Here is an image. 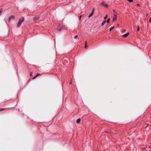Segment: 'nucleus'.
Here are the masks:
<instances>
[{
    "label": "nucleus",
    "mask_w": 151,
    "mask_h": 151,
    "mask_svg": "<svg viewBox=\"0 0 151 151\" xmlns=\"http://www.w3.org/2000/svg\"><path fill=\"white\" fill-rule=\"evenodd\" d=\"M24 18L23 17H21L19 19V21H18L17 25V28H19L20 27L22 23L24 21Z\"/></svg>",
    "instance_id": "nucleus-1"
},
{
    "label": "nucleus",
    "mask_w": 151,
    "mask_h": 151,
    "mask_svg": "<svg viewBox=\"0 0 151 151\" xmlns=\"http://www.w3.org/2000/svg\"><path fill=\"white\" fill-rule=\"evenodd\" d=\"M62 26L60 25H58L55 28V29L58 31H61L62 29Z\"/></svg>",
    "instance_id": "nucleus-2"
},
{
    "label": "nucleus",
    "mask_w": 151,
    "mask_h": 151,
    "mask_svg": "<svg viewBox=\"0 0 151 151\" xmlns=\"http://www.w3.org/2000/svg\"><path fill=\"white\" fill-rule=\"evenodd\" d=\"M15 16L14 15H12L10 16L9 18V21H10L12 19H15Z\"/></svg>",
    "instance_id": "nucleus-3"
},
{
    "label": "nucleus",
    "mask_w": 151,
    "mask_h": 151,
    "mask_svg": "<svg viewBox=\"0 0 151 151\" xmlns=\"http://www.w3.org/2000/svg\"><path fill=\"white\" fill-rule=\"evenodd\" d=\"M114 16L113 18V20L114 21H116V20L117 19V16L116 15V14H114Z\"/></svg>",
    "instance_id": "nucleus-4"
},
{
    "label": "nucleus",
    "mask_w": 151,
    "mask_h": 151,
    "mask_svg": "<svg viewBox=\"0 0 151 151\" xmlns=\"http://www.w3.org/2000/svg\"><path fill=\"white\" fill-rule=\"evenodd\" d=\"M129 34V32H127L125 34H124L123 35V37H127Z\"/></svg>",
    "instance_id": "nucleus-5"
},
{
    "label": "nucleus",
    "mask_w": 151,
    "mask_h": 151,
    "mask_svg": "<svg viewBox=\"0 0 151 151\" xmlns=\"http://www.w3.org/2000/svg\"><path fill=\"white\" fill-rule=\"evenodd\" d=\"M39 17H35L34 18L33 20L34 21H35L38 20L39 19Z\"/></svg>",
    "instance_id": "nucleus-6"
},
{
    "label": "nucleus",
    "mask_w": 151,
    "mask_h": 151,
    "mask_svg": "<svg viewBox=\"0 0 151 151\" xmlns=\"http://www.w3.org/2000/svg\"><path fill=\"white\" fill-rule=\"evenodd\" d=\"M80 121H81V119L80 118H79V119H77V120H76V122L78 124H80Z\"/></svg>",
    "instance_id": "nucleus-7"
},
{
    "label": "nucleus",
    "mask_w": 151,
    "mask_h": 151,
    "mask_svg": "<svg viewBox=\"0 0 151 151\" xmlns=\"http://www.w3.org/2000/svg\"><path fill=\"white\" fill-rule=\"evenodd\" d=\"M105 22H106V21L105 20L104 21L101 23V26H103L104 24L105 23Z\"/></svg>",
    "instance_id": "nucleus-8"
},
{
    "label": "nucleus",
    "mask_w": 151,
    "mask_h": 151,
    "mask_svg": "<svg viewBox=\"0 0 151 151\" xmlns=\"http://www.w3.org/2000/svg\"><path fill=\"white\" fill-rule=\"evenodd\" d=\"M110 21V19H108L106 21V22L108 23H109V22Z\"/></svg>",
    "instance_id": "nucleus-9"
},
{
    "label": "nucleus",
    "mask_w": 151,
    "mask_h": 151,
    "mask_svg": "<svg viewBox=\"0 0 151 151\" xmlns=\"http://www.w3.org/2000/svg\"><path fill=\"white\" fill-rule=\"evenodd\" d=\"M114 28V26L112 27H111L109 29V31H111V30H112Z\"/></svg>",
    "instance_id": "nucleus-10"
},
{
    "label": "nucleus",
    "mask_w": 151,
    "mask_h": 151,
    "mask_svg": "<svg viewBox=\"0 0 151 151\" xmlns=\"http://www.w3.org/2000/svg\"><path fill=\"white\" fill-rule=\"evenodd\" d=\"M5 109V108H1L0 109V111H2Z\"/></svg>",
    "instance_id": "nucleus-11"
},
{
    "label": "nucleus",
    "mask_w": 151,
    "mask_h": 151,
    "mask_svg": "<svg viewBox=\"0 0 151 151\" xmlns=\"http://www.w3.org/2000/svg\"><path fill=\"white\" fill-rule=\"evenodd\" d=\"M93 15L92 14H91L88 16L89 18L91 17Z\"/></svg>",
    "instance_id": "nucleus-12"
},
{
    "label": "nucleus",
    "mask_w": 151,
    "mask_h": 151,
    "mask_svg": "<svg viewBox=\"0 0 151 151\" xmlns=\"http://www.w3.org/2000/svg\"><path fill=\"white\" fill-rule=\"evenodd\" d=\"M2 12V10L0 9V16L1 15Z\"/></svg>",
    "instance_id": "nucleus-13"
},
{
    "label": "nucleus",
    "mask_w": 151,
    "mask_h": 151,
    "mask_svg": "<svg viewBox=\"0 0 151 151\" xmlns=\"http://www.w3.org/2000/svg\"><path fill=\"white\" fill-rule=\"evenodd\" d=\"M137 31H139V27L138 25L137 26Z\"/></svg>",
    "instance_id": "nucleus-14"
},
{
    "label": "nucleus",
    "mask_w": 151,
    "mask_h": 151,
    "mask_svg": "<svg viewBox=\"0 0 151 151\" xmlns=\"http://www.w3.org/2000/svg\"><path fill=\"white\" fill-rule=\"evenodd\" d=\"M107 16H108V15H106L105 16V17H104V19H106L107 18Z\"/></svg>",
    "instance_id": "nucleus-15"
},
{
    "label": "nucleus",
    "mask_w": 151,
    "mask_h": 151,
    "mask_svg": "<svg viewBox=\"0 0 151 151\" xmlns=\"http://www.w3.org/2000/svg\"><path fill=\"white\" fill-rule=\"evenodd\" d=\"M78 38V35H76L75 37V39H76Z\"/></svg>",
    "instance_id": "nucleus-16"
},
{
    "label": "nucleus",
    "mask_w": 151,
    "mask_h": 151,
    "mask_svg": "<svg viewBox=\"0 0 151 151\" xmlns=\"http://www.w3.org/2000/svg\"><path fill=\"white\" fill-rule=\"evenodd\" d=\"M38 76H37V75H36L33 78V79H35Z\"/></svg>",
    "instance_id": "nucleus-17"
},
{
    "label": "nucleus",
    "mask_w": 151,
    "mask_h": 151,
    "mask_svg": "<svg viewBox=\"0 0 151 151\" xmlns=\"http://www.w3.org/2000/svg\"><path fill=\"white\" fill-rule=\"evenodd\" d=\"M38 76H37V75H36L33 78V79H35Z\"/></svg>",
    "instance_id": "nucleus-18"
},
{
    "label": "nucleus",
    "mask_w": 151,
    "mask_h": 151,
    "mask_svg": "<svg viewBox=\"0 0 151 151\" xmlns=\"http://www.w3.org/2000/svg\"><path fill=\"white\" fill-rule=\"evenodd\" d=\"M38 76H37V75H36L33 78V79H35Z\"/></svg>",
    "instance_id": "nucleus-19"
},
{
    "label": "nucleus",
    "mask_w": 151,
    "mask_h": 151,
    "mask_svg": "<svg viewBox=\"0 0 151 151\" xmlns=\"http://www.w3.org/2000/svg\"><path fill=\"white\" fill-rule=\"evenodd\" d=\"M94 12H93V11H92L91 12V13L92 14V15H93L94 13Z\"/></svg>",
    "instance_id": "nucleus-20"
},
{
    "label": "nucleus",
    "mask_w": 151,
    "mask_h": 151,
    "mask_svg": "<svg viewBox=\"0 0 151 151\" xmlns=\"http://www.w3.org/2000/svg\"><path fill=\"white\" fill-rule=\"evenodd\" d=\"M36 75H37V76H39V75H40V74H39V73H37V74H36Z\"/></svg>",
    "instance_id": "nucleus-21"
},
{
    "label": "nucleus",
    "mask_w": 151,
    "mask_h": 151,
    "mask_svg": "<svg viewBox=\"0 0 151 151\" xmlns=\"http://www.w3.org/2000/svg\"><path fill=\"white\" fill-rule=\"evenodd\" d=\"M85 47L86 48H87V45H86V44H85Z\"/></svg>",
    "instance_id": "nucleus-22"
},
{
    "label": "nucleus",
    "mask_w": 151,
    "mask_h": 151,
    "mask_svg": "<svg viewBox=\"0 0 151 151\" xmlns=\"http://www.w3.org/2000/svg\"><path fill=\"white\" fill-rule=\"evenodd\" d=\"M94 10H95V8H93L92 11H93V12H94Z\"/></svg>",
    "instance_id": "nucleus-23"
},
{
    "label": "nucleus",
    "mask_w": 151,
    "mask_h": 151,
    "mask_svg": "<svg viewBox=\"0 0 151 151\" xmlns=\"http://www.w3.org/2000/svg\"><path fill=\"white\" fill-rule=\"evenodd\" d=\"M30 76H32V74L31 73H30Z\"/></svg>",
    "instance_id": "nucleus-24"
},
{
    "label": "nucleus",
    "mask_w": 151,
    "mask_h": 151,
    "mask_svg": "<svg viewBox=\"0 0 151 151\" xmlns=\"http://www.w3.org/2000/svg\"><path fill=\"white\" fill-rule=\"evenodd\" d=\"M81 16H80V19H81Z\"/></svg>",
    "instance_id": "nucleus-25"
},
{
    "label": "nucleus",
    "mask_w": 151,
    "mask_h": 151,
    "mask_svg": "<svg viewBox=\"0 0 151 151\" xmlns=\"http://www.w3.org/2000/svg\"><path fill=\"white\" fill-rule=\"evenodd\" d=\"M86 43H87V42H85V44H86Z\"/></svg>",
    "instance_id": "nucleus-26"
},
{
    "label": "nucleus",
    "mask_w": 151,
    "mask_h": 151,
    "mask_svg": "<svg viewBox=\"0 0 151 151\" xmlns=\"http://www.w3.org/2000/svg\"><path fill=\"white\" fill-rule=\"evenodd\" d=\"M71 83V82H70V83Z\"/></svg>",
    "instance_id": "nucleus-27"
},
{
    "label": "nucleus",
    "mask_w": 151,
    "mask_h": 151,
    "mask_svg": "<svg viewBox=\"0 0 151 151\" xmlns=\"http://www.w3.org/2000/svg\"><path fill=\"white\" fill-rule=\"evenodd\" d=\"M150 144H151V142L150 143Z\"/></svg>",
    "instance_id": "nucleus-28"
}]
</instances>
